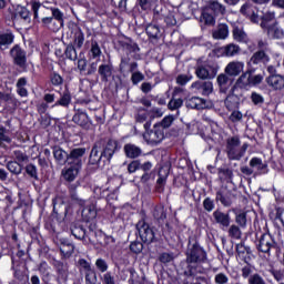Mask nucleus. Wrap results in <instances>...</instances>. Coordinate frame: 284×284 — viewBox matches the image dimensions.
<instances>
[{"label": "nucleus", "mask_w": 284, "mask_h": 284, "mask_svg": "<svg viewBox=\"0 0 284 284\" xmlns=\"http://www.w3.org/2000/svg\"><path fill=\"white\" fill-rule=\"evenodd\" d=\"M185 256V263L187 264L186 270L190 267H203L200 263L207 261V253L205 248L201 246L196 237H189Z\"/></svg>", "instance_id": "obj_1"}, {"label": "nucleus", "mask_w": 284, "mask_h": 284, "mask_svg": "<svg viewBox=\"0 0 284 284\" xmlns=\"http://www.w3.org/2000/svg\"><path fill=\"white\" fill-rule=\"evenodd\" d=\"M227 8L217 0H210L201 11L200 23L204 26H216V17H225Z\"/></svg>", "instance_id": "obj_2"}, {"label": "nucleus", "mask_w": 284, "mask_h": 284, "mask_svg": "<svg viewBox=\"0 0 284 284\" xmlns=\"http://www.w3.org/2000/svg\"><path fill=\"white\" fill-rule=\"evenodd\" d=\"M256 250L262 254H266L268 258H278V256H281V245L270 233H263L260 239L256 240Z\"/></svg>", "instance_id": "obj_3"}, {"label": "nucleus", "mask_w": 284, "mask_h": 284, "mask_svg": "<svg viewBox=\"0 0 284 284\" xmlns=\"http://www.w3.org/2000/svg\"><path fill=\"white\" fill-rule=\"evenodd\" d=\"M247 148H250V144H241V138L239 135L227 138L225 153L229 161H241L245 156Z\"/></svg>", "instance_id": "obj_4"}, {"label": "nucleus", "mask_w": 284, "mask_h": 284, "mask_svg": "<svg viewBox=\"0 0 284 284\" xmlns=\"http://www.w3.org/2000/svg\"><path fill=\"white\" fill-rule=\"evenodd\" d=\"M184 276L195 281L191 282L190 280L184 278L182 284H210L207 270H205L203 266H189V268L184 271Z\"/></svg>", "instance_id": "obj_5"}, {"label": "nucleus", "mask_w": 284, "mask_h": 284, "mask_svg": "<svg viewBox=\"0 0 284 284\" xmlns=\"http://www.w3.org/2000/svg\"><path fill=\"white\" fill-rule=\"evenodd\" d=\"M135 227L141 241L146 243V245H151V243H156L159 241V239H156L155 229L150 226L144 219L140 220Z\"/></svg>", "instance_id": "obj_6"}, {"label": "nucleus", "mask_w": 284, "mask_h": 284, "mask_svg": "<svg viewBox=\"0 0 284 284\" xmlns=\"http://www.w3.org/2000/svg\"><path fill=\"white\" fill-rule=\"evenodd\" d=\"M52 205H53V213H52V219H55L58 223H63L68 219V211L70 210V205L63 201V197L61 196H55L52 200Z\"/></svg>", "instance_id": "obj_7"}, {"label": "nucleus", "mask_w": 284, "mask_h": 284, "mask_svg": "<svg viewBox=\"0 0 284 284\" xmlns=\"http://www.w3.org/2000/svg\"><path fill=\"white\" fill-rule=\"evenodd\" d=\"M219 72V67L214 63L205 62L195 67V77L201 81H207L214 79Z\"/></svg>", "instance_id": "obj_8"}, {"label": "nucleus", "mask_w": 284, "mask_h": 284, "mask_svg": "<svg viewBox=\"0 0 284 284\" xmlns=\"http://www.w3.org/2000/svg\"><path fill=\"white\" fill-rule=\"evenodd\" d=\"M143 139L146 141L148 145H159L165 139V131L162 130L156 123L148 132L143 133Z\"/></svg>", "instance_id": "obj_9"}, {"label": "nucleus", "mask_w": 284, "mask_h": 284, "mask_svg": "<svg viewBox=\"0 0 284 284\" xmlns=\"http://www.w3.org/2000/svg\"><path fill=\"white\" fill-rule=\"evenodd\" d=\"M101 142V152L102 156L104 158V163L110 164L112 161V156L119 152V141L114 139H109L106 142H103V140H100Z\"/></svg>", "instance_id": "obj_10"}, {"label": "nucleus", "mask_w": 284, "mask_h": 284, "mask_svg": "<svg viewBox=\"0 0 284 284\" xmlns=\"http://www.w3.org/2000/svg\"><path fill=\"white\" fill-rule=\"evenodd\" d=\"M11 59L13 60V64L18 68H27L28 65V53L26 50L21 48V45L16 44L10 49L9 52Z\"/></svg>", "instance_id": "obj_11"}, {"label": "nucleus", "mask_w": 284, "mask_h": 284, "mask_svg": "<svg viewBox=\"0 0 284 284\" xmlns=\"http://www.w3.org/2000/svg\"><path fill=\"white\" fill-rule=\"evenodd\" d=\"M83 156H85V148L72 149L67 160V165L78 168L83 166Z\"/></svg>", "instance_id": "obj_12"}, {"label": "nucleus", "mask_w": 284, "mask_h": 284, "mask_svg": "<svg viewBox=\"0 0 284 284\" xmlns=\"http://www.w3.org/2000/svg\"><path fill=\"white\" fill-rule=\"evenodd\" d=\"M100 150H101V142H95L89 155V165H94V168H99L101 163L103 165L106 164L105 158L103 156V153Z\"/></svg>", "instance_id": "obj_13"}, {"label": "nucleus", "mask_w": 284, "mask_h": 284, "mask_svg": "<svg viewBox=\"0 0 284 284\" xmlns=\"http://www.w3.org/2000/svg\"><path fill=\"white\" fill-rule=\"evenodd\" d=\"M191 89L195 90L196 94L202 97H210L214 92V84L212 81L197 80L191 84Z\"/></svg>", "instance_id": "obj_14"}, {"label": "nucleus", "mask_w": 284, "mask_h": 284, "mask_svg": "<svg viewBox=\"0 0 284 284\" xmlns=\"http://www.w3.org/2000/svg\"><path fill=\"white\" fill-rule=\"evenodd\" d=\"M69 30L71 34H73V43L75 48H78V50H81V48H83V43L85 42V34H83L81 27L72 22L69 24Z\"/></svg>", "instance_id": "obj_15"}, {"label": "nucleus", "mask_w": 284, "mask_h": 284, "mask_svg": "<svg viewBox=\"0 0 284 284\" xmlns=\"http://www.w3.org/2000/svg\"><path fill=\"white\" fill-rule=\"evenodd\" d=\"M213 221L216 225H220L222 230L230 227V223H232V217L230 216V212H223L221 209H216L213 212Z\"/></svg>", "instance_id": "obj_16"}, {"label": "nucleus", "mask_w": 284, "mask_h": 284, "mask_svg": "<svg viewBox=\"0 0 284 284\" xmlns=\"http://www.w3.org/2000/svg\"><path fill=\"white\" fill-rule=\"evenodd\" d=\"M98 74L102 83H108L112 77H114V65L109 63H102L98 67Z\"/></svg>", "instance_id": "obj_17"}, {"label": "nucleus", "mask_w": 284, "mask_h": 284, "mask_svg": "<svg viewBox=\"0 0 284 284\" xmlns=\"http://www.w3.org/2000/svg\"><path fill=\"white\" fill-rule=\"evenodd\" d=\"M73 123L77 125H80V128H83L84 130H90V118L88 116V113L85 111L78 109L72 118Z\"/></svg>", "instance_id": "obj_18"}, {"label": "nucleus", "mask_w": 284, "mask_h": 284, "mask_svg": "<svg viewBox=\"0 0 284 284\" xmlns=\"http://www.w3.org/2000/svg\"><path fill=\"white\" fill-rule=\"evenodd\" d=\"M236 254L240 261H243V263H246V265H250L252 262V248L250 246H246L244 243L236 244Z\"/></svg>", "instance_id": "obj_19"}, {"label": "nucleus", "mask_w": 284, "mask_h": 284, "mask_svg": "<svg viewBox=\"0 0 284 284\" xmlns=\"http://www.w3.org/2000/svg\"><path fill=\"white\" fill-rule=\"evenodd\" d=\"M70 103H72V94H70V91H64L51 108L54 112H59V116H61L63 112L59 109V105L62 108H70Z\"/></svg>", "instance_id": "obj_20"}, {"label": "nucleus", "mask_w": 284, "mask_h": 284, "mask_svg": "<svg viewBox=\"0 0 284 284\" xmlns=\"http://www.w3.org/2000/svg\"><path fill=\"white\" fill-rule=\"evenodd\" d=\"M264 30H266L268 39H284V29L278 24V21L276 20Z\"/></svg>", "instance_id": "obj_21"}, {"label": "nucleus", "mask_w": 284, "mask_h": 284, "mask_svg": "<svg viewBox=\"0 0 284 284\" xmlns=\"http://www.w3.org/2000/svg\"><path fill=\"white\" fill-rule=\"evenodd\" d=\"M241 14L251 19L252 23H258V14L256 13V7L250 2H245L241 9Z\"/></svg>", "instance_id": "obj_22"}, {"label": "nucleus", "mask_w": 284, "mask_h": 284, "mask_svg": "<svg viewBox=\"0 0 284 284\" xmlns=\"http://www.w3.org/2000/svg\"><path fill=\"white\" fill-rule=\"evenodd\" d=\"M234 78L227 75V73H221L220 75H217V85L222 94H226L227 90L232 88Z\"/></svg>", "instance_id": "obj_23"}, {"label": "nucleus", "mask_w": 284, "mask_h": 284, "mask_svg": "<svg viewBox=\"0 0 284 284\" xmlns=\"http://www.w3.org/2000/svg\"><path fill=\"white\" fill-rule=\"evenodd\" d=\"M265 82L267 83L268 88H272V90H284V75H268L266 77Z\"/></svg>", "instance_id": "obj_24"}, {"label": "nucleus", "mask_w": 284, "mask_h": 284, "mask_svg": "<svg viewBox=\"0 0 284 284\" xmlns=\"http://www.w3.org/2000/svg\"><path fill=\"white\" fill-rule=\"evenodd\" d=\"M250 63L253 65H267L270 63V54H267V51L257 50L250 59Z\"/></svg>", "instance_id": "obj_25"}, {"label": "nucleus", "mask_w": 284, "mask_h": 284, "mask_svg": "<svg viewBox=\"0 0 284 284\" xmlns=\"http://www.w3.org/2000/svg\"><path fill=\"white\" fill-rule=\"evenodd\" d=\"M185 105L190 110H205V108H207V100L192 97L185 101Z\"/></svg>", "instance_id": "obj_26"}, {"label": "nucleus", "mask_w": 284, "mask_h": 284, "mask_svg": "<svg viewBox=\"0 0 284 284\" xmlns=\"http://www.w3.org/2000/svg\"><path fill=\"white\" fill-rule=\"evenodd\" d=\"M77 184H70L68 186L69 189V196L73 203H77L78 205H81L83 207L88 203V196L83 195L80 196L79 193H77Z\"/></svg>", "instance_id": "obj_27"}, {"label": "nucleus", "mask_w": 284, "mask_h": 284, "mask_svg": "<svg viewBox=\"0 0 284 284\" xmlns=\"http://www.w3.org/2000/svg\"><path fill=\"white\" fill-rule=\"evenodd\" d=\"M14 43V33L12 31H0V50H8Z\"/></svg>", "instance_id": "obj_28"}, {"label": "nucleus", "mask_w": 284, "mask_h": 284, "mask_svg": "<svg viewBox=\"0 0 284 284\" xmlns=\"http://www.w3.org/2000/svg\"><path fill=\"white\" fill-rule=\"evenodd\" d=\"M123 150L126 159H139V156L143 154L141 146H136V144L132 143L124 144Z\"/></svg>", "instance_id": "obj_29"}, {"label": "nucleus", "mask_w": 284, "mask_h": 284, "mask_svg": "<svg viewBox=\"0 0 284 284\" xmlns=\"http://www.w3.org/2000/svg\"><path fill=\"white\" fill-rule=\"evenodd\" d=\"M244 64L243 62H230L224 72L225 74L230 75L231 79H234V77H239L241 72H243Z\"/></svg>", "instance_id": "obj_30"}, {"label": "nucleus", "mask_w": 284, "mask_h": 284, "mask_svg": "<svg viewBox=\"0 0 284 284\" xmlns=\"http://www.w3.org/2000/svg\"><path fill=\"white\" fill-rule=\"evenodd\" d=\"M213 39L225 40L230 37V27L226 23L217 24L216 29L212 32Z\"/></svg>", "instance_id": "obj_31"}, {"label": "nucleus", "mask_w": 284, "mask_h": 284, "mask_svg": "<svg viewBox=\"0 0 284 284\" xmlns=\"http://www.w3.org/2000/svg\"><path fill=\"white\" fill-rule=\"evenodd\" d=\"M53 156L58 165H65V163L68 164L69 153L60 146H53Z\"/></svg>", "instance_id": "obj_32"}, {"label": "nucleus", "mask_w": 284, "mask_h": 284, "mask_svg": "<svg viewBox=\"0 0 284 284\" xmlns=\"http://www.w3.org/2000/svg\"><path fill=\"white\" fill-rule=\"evenodd\" d=\"M79 172H81V169L77 166H69L68 169L62 170V176L64 181L72 183L77 176H79Z\"/></svg>", "instance_id": "obj_33"}, {"label": "nucleus", "mask_w": 284, "mask_h": 284, "mask_svg": "<svg viewBox=\"0 0 284 284\" xmlns=\"http://www.w3.org/2000/svg\"><path fill=\"white\" fill-rule=\"evenodd\" d=\"M217 174L222 183H232V180L234 179V171L230 168H220Z\"/></svg>", "instance_id": "obj_34"}, {"label": "nucleus", "mask_w": 284, "mask_h": 284, "mask_svg": "<svg viewBox=\"0 0 284 284\" xmlns=\"http://www.w3.org/2000/svg\"><path fill=\"white\" fill-rule=\"evenodd\" d=\"M240 101H241V99L239 98V95L231 93L226 97L224 104H225L226 109L232 111V110H236L239 108Z\"/></svg>", "instance_id": "obj_35"}, {"label": "nucleus", "mask_w": 284, "mask_h": 284, "mask_svg": "<svg viewBox=\"0 0 284 284\" xmlns=\"http://www.w3.org/2000/svg\"><path fill=\"white\" fill-rule=\"evenodd\" d=\"M53 267L60 278H65L68 276V263L53 260Z\"/></svg>", "instance_id": "obj_36"}, {"label": "nucleus", "mask_w": 284, "mask_h": 284, "mask_svg": "<svg viewBox=\"0 0 284 284\" xmlns=\"http://www.w3.org/2000/svg\"><path fill=\"white\" fill-rule=\"evenodd\" d=\"M250 168L252 170L256 168L260 174H267V164L263 163V160H261V158H253L250 161Z\"/></svg>", "instance_id": "obj_37"}, {"label": "nucleus", "mask_w": 284, "mask_h": 284, "mask_svg": "<svg viewBox=\"0 0 284 284\" xmlns=\"http://www.w3.org/2000/svg\"><path fill=\"white\" fill-rule=\"evenodd\" d=\"M276 19V13L274 11H267L265 13H263V16L261 17V28L263 30H266V28H270V23H272V21H274Z\"/></svg>", "instance_id": "obj_38"}, {"label": "nucleus", "mask_w": 284, "mask_h": 284, "mask_svg": "<svg viewBox=\"0 0 284 284\" xmlns=\"http://www.w3.org/2000/svg\"><path fill=\"white\" fill-rule=\"evenodd\" d=\"M7 170L12 173L14 176H19L23 172V164L17 161H9L6 165Z\"/></svg>", "instance_id": "obj_39"}, {"label": "nucleus", "mask_w": 284, "mask_h": 284, "mask_svg": "<svg viewBox=\"0 0 284 284\" xmlns=\"http://www.w3.org/2000/svg\"><path fill=\"white\" fill-rule=\"evenodd\" d=\"M82 216L85 217V221H94V219H97V205L90 204L85 206L82 210Z\"/></svg>", "instance_id": "obj_40"}, {"label": "nucleus", "mask_w": 284, "mask_h": 284, "mask_svg": "<svg viewBox=\"0 0 284 284\" xmlns=\"http://www.w3.org/2000/svg\"><path fill=\"white\" fill-rule=\"evenodd\" d=\"M70 232L74 239H78V241H83V239H85V229L83 225L72 224Z\"/></svg>", "instance_id": "obj_41"}, {"label": "nucleus", "mask_w": 284, "mask_h": 284, "mask_svg": "<svg viewBox=\"0 0 284 284\" xmlns=\"http://www.w3.org/2000/svg\"><path fill=\"white\" fill-rule=\"evenodd\" d=\"M120 45L123 48V50H126L129 54H132V52L136 53L141 50L139 44L132 41V39H128V41H120Z\"/></svg>", "instance_id": "obj_42"}, {"label": "nucleus", "mask_w": 284, "mask_h": 284, "mask_svg": "<svg viewBox=\"0 0 284 284\" xmlns=\"http://www.w3.org/2000/svg\"><path fill=\"white\" fill-rule=\"evenodd\" d=\"M145 32L150 39H161V28L158 24H148Z\"/></svg>", "instance_id": "obj_43"}, {"label": "nucleus", "mask_w": 284, "mask_h": 284, "mask_svg": "<svg viewBox=\"0 0 284 284\" xmlns=\"http://www.w3.org/2000/svg\"><path fill=\"white\" fill-rule=\"evenodd\" d=\"M215 201L216 203H220L224 206V207H232V199L227 195L223 194V191H217L215 193Z\"/></svg>", "instance_id": "obj_44"}, {"label": "nucleus", "mask_w": 284, "mask_h": 284, "mask_svg": "<svg viewBox=\"0 0 284 284\" xmlns=\"http://www.w3.org/2000/svg\"><path fill=\"white\" fill-rule=\"evenodd\" d=\"M174 121H176V116L166 115L162 119V121L155 124H158L163 130V132H165V130H169V128H172V123H174Z\"/></svg>", "instance_id": "obj_45"}, {"label": "nucleus", "mask_w": 284, "mask_h": 284, "mask_svg": "<svg viewBox=\"0 0 284 284\" xmlns=\"http://www.w3.org/2000/svg\"><path fill=\"white\" fill-rule=\"evenodd\" d=\"M153 216L156 221H159V223H161V221H165V219H168L165 207L163 205H156L153 210Z\"/></svg>", "instance_id": "obj_46"}, {"label": "nucleus", "mask_w": 284, "mask_h": 284, "mask_svg": "<svg viewBox=\"0 0 284 284\" xmlns=\"http://www.w3.org/2000/svg\"><path fill=\"white\" fill-rule=\"evenodd\" d=\"M60 252L64 258H70L74 254V245L72 243H62L60 246Z\"/></svg>", "instance_id": "obj_47"}, {"label": "nucleus", "mask_w": 284, "mask_h": 284, "mask_svg": "<svg viewBox=\"0 0 284 284\" xmlns=\"http://www.w3.org/2000/svg\"><path fill=\"white\" fill-rule=\"evenodd\" d=\"M16 14L20 17V19H23V21L30 23V10H28V8L18 4L16 8Z\"/></svg>", "instance_id": "obj_48"}, {"label": "nucleus", "mask_w": 284, "mask_h": 284, "mask_svg": "<svg viewBox=\"0 0 284 284\" xmlns=\"http://www.w3.org/2000/svg\"><path fill=\"white\" fill-rule=\"evenodd\" d=\"M159 0H136V6L142 10V12H149L152 10V6H154Z\"/></svg>", "instance_id": "obj_49"}, {"label": "nucleus", "mask_w": 284, "mask_h": 284, "mask_svg": "<svg viewBox=\"0 0 284 284\" xmlns=\"http://www.w3.org/2000/svg\"><path fill=\"white\" fill-rule=\"evenodd\" d=\"M78 270L80 272V274H85L88 272H91L92 268V264L90 262H88V260L85 258H80L78 260Z\"/></svg>", "instance_id": "obj_50"}, {"label": "nucleus", "mask_w": 284, "mask_h": 284, "mask_svg": "<svg viewBox=\"0 0 284 284\" xmlns=\"http://www.w3.org/2000/svg\"><path fill=\"white\" fill-rule=\"evenodd\" d=\"M233 39L239 42H245L247 41V33L243 29L235 27L233 29Z\"/></svg>", "instance_id": "obj_51"}, {"label": "nucleus", "mask_w": 284, "mask_h": 284, "mask_svg": "<svg viewBox=\"0 0 284 284\" xmlns=\"http://www.w3.org/2000/svg\"><path fill=\"white\" fill-rule=\"evenodd\" d=\"M13 156H14V161H17V163H28V161H30V156H28V153H26V151H21V150H16L13 151Z\"/></svg>", "instance_id": "obj_52"}, {"label": "nucleus", "mask_w": 284, "mask_h": 284, "mask_svg": "<svg viewBox=\"0 0 284 284\" xmlns=\"http://www.w3.org/2000/svg\"><path fill=\"white\" fill-rule=\"evenodd\" d=\"M24 170L28 176L34 179V181H39V171L37 170V165L29 163L26 165Z\"/></svg>", "instance_id": "obj_53"}, {"label": "nucleus", "mask_w": 284, "mask_h": 284, "mask_svg": "<svg viewBox=\"0 0 284 284\" xmlns=\"http://www.w3.org/2000/svg\"><path fill=\"white\" fill-rule=\"evenodd\" d=\"M52 18L57 20V28H63V12L57 8H51Z\"/></svg>", "instance_id": "obj_54"}, {"label": "nucleus", "mask_w": 284, "mask_h": 284, "mask_svg": "<svg viewBox=\"0 0 284 284\" xmlns=\"http://www.w3.org/2000/svg\"><path fill=\"white\" fill-rule=\"evenodd\" d=\"M235 223L239 224L240 227H247V213L240 212L235 213Z\"/></svg>", "instance_id": "obj_55"}, {"label": "nucleus", "mask_w": 284, "mask_h": 284, "mask_svg": "<svg viewBox=\"0 0 284 284\" xmlns=\"http://www.w3.org/2000/svg\"><path fill=\"white\" fill-rule=\"evenodd\" d=\"M64 54L67 59H70V61H77L78 55H77V48L74 44H68L64 51Z\"/></svg>", "instance_id": "obj_56"}, {"label": "nucleus", "mask_w": 284, "mask_h": 284, "mask_svg": "<svg viewBox=\"0 0 284 284\" xmlns=\"http://www.w3.org/2000/svg\"><path fill=\"white\" fill-rule=\"evenodd\" d=\"M241 52V48L234 43L227 44L224 48V53L226 57H234L235 54H239Z\"/></svg>", "instance_id": "obj_57"}, {"label": "nucleus", "mask_w": 284, "mask_h": 284, "mask_svg": "<svg viewBox=\"0 0 284 284\" xmlns=\"http://www.w3.org/2000/svg\"><path fill=\"white\" fill-rule=\"evenodd\" d=\"M84 278L87 284H97L99 282V278L97 277V271L94 268L84 273Z\"/></svg>", "instance_id": "obj_58"}, {"label": "nucleus", "mask_w": 284, "mask_h": 284, "mask_svg": "<svg viewBox=\"0 0 284 284\" xmlns=\"http://www.w3.org/2000/svg\"><path fill=\"white\" fill-rule=\"evenodd\" d=\"M168 181V171L160 169L159 171V179L156 181L158 190H162Z\"/></svg>", "instance_id": "obj_59"}, {"label": "nucleus", "mask_w": 284, "mask_h": 284, "mask_svg": "<svg viewBox=\"0 0 284 284\" xmlns=\"http://www.w3.org/2000/svg\"><path fill=\"white\" fill-rule=\"evenodd\" d=\"M129 250L132 254H141V252H143V243L141 241H133L131 242Z\"/></svg>", "instance_id": "obj_60"}, {"label": "nucleus", "mask_w": 284, "mask_h": 284, "mask_svg": "<svg viewBox=\"0 0 284 284\" xmlns=\"http://www.w3.org/2000/svg\"><path fill=\"white\" fill-rule=\"evenodd\" d=\"M229 236L231 239H236V240L241 239L242 236L241 227H239V225L236 224H232L229 229Z\"/></svg>", "instance_id": "obj_61"}, {"label": "nucleus", "mask_w": 284, "mask_h": 284, "mask_svg": "<svg viewBox=\"0 0 284 284\" xmlns=\"http://www.w3.org/2000/svg\"><path fill=\"white\" fill-rule=\"evenodd\" d=\"M90 52L93 59H99V57H101V47H99V42H97V40L91 41Z\"/></svg>", "instance_id": "obj_62"}, {"label": "nucleus", "mask_w": 284, "mask_h": 284, "mask_svg": "<svg viewBox=\"0 0 284 284\" xmlns=\"http://www.w3.org/2000/svg\"><path fill=\"white\" fill-rule=\"evenodd\" d=\"M214 283L215 284H229L230 276H227V274H225L223 272L216 273L214 276Z\"/></svg>", "instance_id": "obj_63"}, {"label": "nucleus", "mask_w": 284, "mask_h": 284, "mask_svg": "<svg viewBox=\"0 0 284 284\" xmlns=\"http://www.w3.org/2000/svg\"><path fill=\"white\" fill-rule=\"evenodd\" d=\"M248 284H267V282L263 276H261V274L255 273L248 277Z\"/></svg>", "instance_id": "obj_64"}]
</instances>
